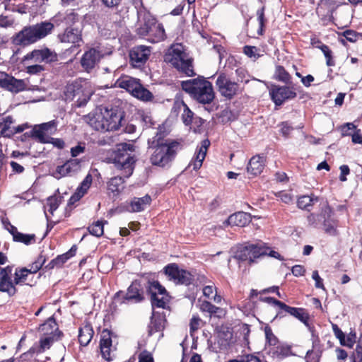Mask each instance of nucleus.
Here are the masks:
<instances>
[{
	"instance_id": "f257e3e1",
	"label": "nucleus",
	"mask_w": 362,
	"mask_h": 362,
	"mask_svg": "<svg viewBox=\"0 0 362 362\" xmlns=\"http://www.w3.org/2000/svg\"><path fill=\"white\" fill-rule=\"evenodd\" d=\"M167 133L163 127L159 126L154 136L148 140L149 148L153 150L150 162L153 165L164 168L170 164L179 151L183 148V144L176 139H165Z\"/></svg>"
},
{
	"instance_id": "f03ea898",
	"label": "nucleus",
	"mask_w": 362,
	"mask_h": 362,
	"mask_svg": "<svg viewBox=\"0 0 362 362\" xmlns=\"http://www.w3.org/2000/svg\"><path fill=\"white\" fill-rule=\"evenodd\" d=\"M165 62L170 64L180 75L192 77L196 75L194 59L182 43H174L165 54Z\"/></svg>"
},
{
	"instance_id": "7ed1b4c3",
	"label": "nucleus",
	"mask_w": 362,
	"mask_h": 362,
	"mask_svg": "<svg viewBox=\"0 0 362 362\" xmlns=\"http://www.w3.org/2000/svg\"><path fill=\"white\" fill-rule=\"evenodd\" d=\"M53 29V23L48 21L24 26L11 37V42L16 46L27 47L47 36Z\"/></svg>"
},
{
	"instance_id": "20e7f679",
	"label": "nucleus",
	"mask_w": 362,
	"mask_h": 362,
	"mask_svg": "<svg viewBox=\"0 0 362 362\" xmlns=\"http://www.w3.org/2000/svg\"><path fill=\"white\" fill-rule=\"evenodd\" d=\"M182 89L202 104H209L214 99L212 83L203 76L182 81Z\"/></svg>"
},
{
	"instance_id": "39448f33",
	"label": "nucleus",
	"mask_w": 362,
	"mask_h": 362,
	"mask_svg": "<svg viewBox=\"0 0 362 362\" xmlns=\"http://www.w3.org/2000/svg\"><path fill=\"white\" fill-rule=\"evenodd\" d=\"M134 151V145L121 143L117 145V150L113 152L112 163L117 170L122 171L124 177L128 178L133 173L136 161Z\"/></svg>"
},
{
	"instance_id": "423d86ee",
	"label": "nucleus",
	"mask_w": 362,
	"mask_h": 362,
	"mask_svg": "<svg viewBox=\"0 0 362 362\" xmlns=\"http://www.w3.org/2000/svg\"><path fill=\"white\" fill-rule=\"evenodd\" d=\"M146 299L145 291L139 280H134L127 287V291L119 290L112 297V310L117 312L119 306H129L139 304Z\"/></svg>"
},
{
	"instance_id": "0eeeda50",
	"label": "nucleus",
	"mask_w": 362,
	"mask_h": 362,
	"mask_svg": "<svg viewBox=\"0 0 362 362\" xmlns=\"http://www.w3.org/2000/svg\"><path fill=\"white\" fill-rule=\"evenodd\" d=\"M124 112L117 108L105 109L90 119V125L97 131H115L122 126Z\"/></svg>"
},
{
	"instance_id": "6e6552de",
	"label": "nucleus",
	"mask_w": 362,
	"mask_h": 362,
	"mask_svg": "<svg viewBox=\"0 0 362 362\" xmlns=\"http://www.w3.org/2000/svg\"><path fill=\"white\" fill-rule=\"evenodd\" d=\"M115 86L125 89L132 96L140 100L149 102L153 99V93L144 87L139 79L123 75L115 82Z\"/></svg>"
},
{
	"instance_id": "1a4fd4ad",
	"label": "nucleus",
	"mask_w": 362,
	"mask_h": 362,
	"mask_svg": "<svg viewBox=\"0 0 362 362\" xmlns=\"http://www.w3.org/2000/svg\"><path fill=\"white\" fill-rule=\"evenodd\" d=\"M117 334L109 329H103L100 333L99 349L101 357L107 362H112L116 358Z\"/></svg>"
},
{
	"instance_id": "9d476101",
	"label": "nucleus",
	"mask_w": 362,
	"mask_h": 362,
	"mask_svg": "<svg viewBox=\"0 0 362 362\" xmlns=\"http://www.w3.org/2000/svg\"><path fill=\"white\" fill-rule=\"evenodd\" d=\"M146 292L150 295L153 308L167 309L170 300V296L165 288L158 281H148L146 286Z\"/></svg>"
},
{
	"instance_id": "9b49d317",
	"label": "nucleus",
	"mask_w": 362,
	"mask_h": 362,
	"mask_svg": "<svg viewBox=\"0 0 362 362\" xmlns=\"http://www.w3.org/2000/svg\"><path fill=\"white\" fill-rule=\"evenodd\" d=\"M64 95L66 100L76 98L77 105L83 107L90 99V94L86 88V83L81 79H76L68 83L64 88Z\"/></svg>"
},
{
	"instance_id": "f8f14e48",
	"label": "nucleus",
	"mask_w": 362,
	"mask_h": 362,
	"mask_svg": "<svg viewBox=\"0 0 362 362\" xmlns=\"http://www.w3.org/2000/svg\"><path fill=\"white\" fill-rule=\"evenodd\" d=\"M216 86L220 94L226 99L231 100L240 91V85L231 81L224 73L220 74L216 81Z\"/></svg>"
},
{
	"instance_id": "ddd939ff",
	"label": "nucleus",
	"mask_w": 362,
	"mask_h": 362,
	"mask_svg": "<svg viewBox=\"0 0 362 362\" xmlns=\"http://www.w3.org/2000/svg\"><path fill=\"white\" fill-rule=\"evenodd\" d=\"M269 95L276 106H281L286 101L295 99L297 93L293 86L274 84L269 89Z\"/></svg>"
},
{
	"instance_id": "4468645a",
	"label": "nucleus",
	"mask_w": 362,
	"mask_h": 362,
	"mask_svg": "<svg viewBox=\"0 0 362 362\" xmlns=\"http://www.w3.org/2000/svg\"><path fill=\"white\" fill-rule=\"evenodd\" d=\"M30 61H33L35 63L45 62L51 64L58 61V55L55 52L52 51L47 47L41 49H35L25 55L22 60L23 63Z\"/></svg>"
},
{
	"instance_id": "2eb2a0df",
	"label": "nucleus",
	"mask_w": 362,
	"mask_h": 362,
	"mask_svg": "<svg viewBox=\"0 0 362 362\" xmlns=\"http://www.w3.org/2000/svg\"><path fill=\"white\" fill-rule=\"evenodd\" d=\"M334 211L332 207L326 202L320 209V216L322 218V226L325 233L331 236L338 235L337 228L339 221L332 218Z\"/></svg>"
},
{
	"instance_id": "dca6fc26",
	"label": "nucleus",
	"mask_w": 362,
	"mask_h": 362,
	"mask_svg": "<svg viewBox=\"0 0 362 362\" xmlns=\"http://www.w3.org/2000/svg\"><path fill=\"white\" fill-rule=\"evenodd\" d=\"M289 315L300 322L303 323L305 326H309L310 315L305 308L291 307L284 303L280 310H276V315L274 317L273 320L277 318H282Z\"/></svg>"
},
{
	"instance_id": "f3484780",
	"label": "nucleus",
	"mask_w": 362,
	"mask_h": 362,
	"mask_svg": "<svg viewBox=\"0 0 362 362\" xmlns=\"http://www.w3.org/2000/svg\"><path fill=\"white\" fill-rule=\"evenodd\" d=\"M151 47L145 45L134 46L129 51V64L134 68L144 66L151 55Z\"/></svg>"
},
{
	"instance_id": "a211bd4d",
	"label": "nucleus",
	"mask_w": 362,
	"mask_h": 362,
	"mask_svg": "<svg viewBox=\"0 0 362 362\" xmlns=\"http://www.w3.org/2000/svg\"><path fill=\"white\" fill-rule=\"evenodd\" d=\"M26 87L23 79H18L4 71H0V88L13 93H18L26 90Z\"/></svg>"
},
{
	"instance_id": "6ab92c4d",
	"label": "nucleus",
	"mask_w": 362,
	"mask_h": 362,
	"mask_svg": "<svg viewBox=\"0 0 362 362\" xmlns=\"http://www.w3.org/2000/svg\"><path fill=\"white\" fill-rule=\"evenodd\" d=\"M92 182L93 177L90 173H88L77 187L76 192L68 200L67 208H69L70 210L72 209V206L88 192V189L91 186Z\"/></svg>"
},
{
	"instance_id": "aec40b11",
	"label": "nucleus",
	"mask_w": 362,
	"mask_h": 362,
	"mask_svg": "<svg viewBox=\"0 0 362 362\" xmlns=\"http://www.w3.org/2000/svg\"><path fill=\"white\" fill-rule=\"evenodd\" d=\"M102 54L95 48H90L86 51L81 59V66L88 72L92 70L100 62Z\"/></svg>"
},
{
	"instance_id": "412c9836",
	"label": "nucleus",
	"mask_w": 362,
	"mask_h": 362,
	"mask_svg": "<svg viewBox=\"0 0 362 362\" xmlns=\"http://www.w3.org/2000/svg\"><path fill=\"white\" fill-rule=\"evenodd\" d=\"M139 35L142 37H146L148 41L152 43H158L162 42L166 38V34L163 25L160 23H157L150 29L146 30V31H143V33Z\"/></svg>"
},
{
	"instance_id": "4be33fe9",
	"label": "nucleus",
	"mask_w": 362,
	"mask_h": 362,
	"mask_svg": "<svg viewBox=\"0 0 362 362\" xmlns=\"http://www.w3.org/2000/svg\"><path fill=\"white\" fill-rule=\"evenodd\" d=\"M57 129V122L54 120L42 123L34 126L33 133L37 136V141L40 143L46 141L49 137L47 134H53Z\"/></svg>"
},
{
	"instance_id": "5701e85b",
	"label": "nucleus",
	"mask_w": 362,
	"mask_h": 362,
	"mask_svg": "<svg viewBox=\"0 0 362 362\" xmlns=\"http://www.w3.org/2000/svg\"><path fill=\"white\" fill-rule=\"evenodd\" d=\"M139 18L141 22V26L138 28L137 33L141 35L143 31L150 29L151 27L158 23V21L155 16H153L146 8H143L138 12Z\"/></svg>"
},
{
	"instance_id": "b1692460",
	"label": "nucleus",
	"mask_w": 362,
	"mask_h": 362,
	"mask_svg": "<svg viewBox=\"0 0 362 362\" xmlns=\"http://www.w3.org/2000/svg\"><path fill=\"white\" fill-rule=\"evenodd\" d=\"M266 164V156L264 154L252 156L247 165V171L253 176L260 175L264 169Z\"/></svg>"
},
{
	"instance_id": "393cba45",
	"label": "nucleus",
	"mask_w": 362,
	"mask_h": 362,
	"mask_svg": "<svg viewBox=\"0 0 362 362\" xmlns=\"http://www.w3.org/2000/svg\"><path fill=\"white\" fill-rule=\"evenodd\" d=\"M209 146V140L204 139L202 141L201 146L197 147L195 152V156L189 165V166L192 165L194 170H197L202 167Z\"/></svg>"
},
{
	"instance_id": "a878e982",
	"label": "nucleus",
	"mask_w": 362,
	"mask_h": 362,
	"mask_svg": "<svg viewBox=\"0 0 362 362\" xmlns=\"http://www.w3.org/2000/svg\"><path fill=\"white\" fill-rule=\"evenodd\" d=\"M334 11L333 8L328 7L320 1L318 2L315 9L316 14L319 17L321 24L324 26L334 22L333 13Z\"/></svg>"
},
{
	"instance_id": "bb28decb",
	"label": "nucleus",
	"mask_w": 362,
	"mask_h": 362,
	"mask_svg": "<svg viewBox=\"0 0 362 362\" xmlns=\"http://www.w3.org/2000/svg\"><path fill=\"white\" fill-rule=\"evenodd\" d=\"M94 335V330L89 322H85L78 329V342L81 346H86L91 341Z\"/></svg>"
},
{
	"instance_id": "cd10ccee",
	"label": "nucleus",
	"mask_w": 362,
	"mask_h": 362,
	"mask_svg": "<svg viewBox=\"0 0 362 362\" xmlns=\"http://www.w3.org/2000/svg\"><path fill=\"white\" fill-rule=\"evenodd\" d=\"M152 199L150 195L146 194L143 197H134L129 204V211L131 212H140L150 206Z\"/></svg>"
},
{
	"instance_id": "c85d7f7f",
	"label": "nucleus",
	"mask_w": 362,
	"mask_h": 362,
	"mask_svg": "<svg viewBox=\"0 0 362 362\" xmlns=\"http://www.w3.org/2000/svg\"><path fill=\"white\" fill-rule=\"evenodd\" d=\"M58 37L61 42L64 43H78L82 40L80 31L76 28H67L62 34H59Z\"/></svg>"
},
{
	"instance_id": "c756f323",
	"label": "nucleus",
	"mask_w": 362,
	"mask_h": 362,
	"mask_svg": "<svg viewBox=\"0 0 362 362\" xmlns=\"http://www.w3.org/2000/svg\"><path fill=\"white\" fill-rule=\"evenodd\" d=\"M107 190L112 197H117L124 189V179L122 176H115L107 182Z\"/></svg>"
},
{
	"instance_id": "7c9ffc66",
	"label": "nucleus",
	"mask_w": 362,
	"mask_h": 362,
	"mask_svg": "<svg viewBox=\"0 0 362 362\" xmlns=\"http://www.w3.org/2000/svg\"><path fill=\"white\" fill-rule=\"evenodd\" d=\"M249 214L239 211L230 215L227 220L228 225L232 226L244 227L250 221Z\"/></svg>"
},
{
	"instance_id": "2f4dec72",
	"label": "nucleus",
	"mask_w": 362,
	"mask_h": 362,
	"mask_svg": "<svg viewBox=\"0 0 362 362\" xmlns=\"http://www.w3.org/2000/svg\"><path fill=\"white\" fill-rule=\"evenodd\" d=\"M319 201V197L314 194L310 195H302L297 199V206L303 210L310 211L312 206Z\"/></svg>"
},
{
	"instance_id": "473e14b6",
	"label": "nucleus",
	"mask_w": 362,
	"mask_h": 362,
	"mask_svg": "<svg viewBox=\"0 0 362 362\" xmlns=\"http://www.w3.org/2000/svg\"><path fill=\"white\" fill-rule=\"evenodd\" d=\"M11 234L15 242L22 243L26 245H29L35 242V235L34 234H23L18 231L17 228H11Z\"/></svg>"
},
{
	"instance_id": "72a5a7b5",
	"label": "nucleus",
	"mask_w": 362,
	"mask_h": 362,
	"mask_svg": "<svg viewBox=\"0 0 362 362\" xmlns=\"http://www.w3.org/2000/svg\"><path fill=\"white\" fill-rule=\"evenodd\" d=\"M13 123V119L12 116L8 115L2 119V122H0V137L10 138L13 136V127H11Z\"/></svg>"
},
{
	"instance_id": "f704fd0d",
	"label": "nucleus",
	"mask_w": 362,
	"mask_h": 362,
	"mask_svg": "<svg viewBox=\"0 0 362 362\" xmlns=\"http://www.w3.org/2000/svg\"><path fill=\"white\" fill-rule=\"evenodd\" d=\"M39 331L44 335L50 336L54 332L59 331V327L54 316L49 317L44 323L39 327Z\"/></svg>"
},
{
	"instance_id": "c9c22d12",
	"label": "nucleus",
	"mask_w": 362,
	"mask_h": 362,
	"mask_svg": "<svg viewBox=\"0 0 362 362\" xmlns=\"http://www.w3.org/2000/svg\"><path fill=\"white\" fill-rule=\"evenodd\" d=\"M16 285L15 280H12V278L0 279V292L6 293L8 296L12 297L17 293Z\"/></svg>"
},
{
	"instance_id": "e433bc0d",
	"label": "nucleus",
	"mask_w": 362,
	"mask_h": 362,
	"mask_svg": "<svg viewBox=\"0 0 362 362\" xmlns=\"http://www.w3.org/2000/svg\"><path fill=\"white\" fill-rule=\"evenodd\" d=\"M274 78L278 81L288 84L291 83L292 77L283 66L276 65L275 66Z\"/></svg>"
},
{
	"instance_id": "4c0bfd02",
	"label": "nucleus",
	"mask_w": 362,
	"mask_h": 362,
	"mask_svg": "<svg viewBox=\"0 0 362 362\" xmlns=\"http://www.w3.org/2000/svg\"><path fill=\"white\" fill-rule=\"evenodd\" d=\"M198 303L199 310L202 313H208L209 316L215 315L219 312L222 311L221 308L213 305L211 302L208 300H202L201 299H199Z\"/></svg>"
},
{
	"instance_id": "58836bf2",
	"label": "nucleus",
	"mask_w": 362,
	"mask_h": 362,
	"mask_svg": "<svg viewBox=\"0 0 362 362\" xmlns=\"http://www.w3.org/2000/svg\"><path fill=\"white\" fill-rule=\"evenodd\" d=\"M250 248L251 250L252 262H255V260L259 257L266 256L267 251L269 250V247H266L264 244H250Z\"/></svg>"
},
{
	"instance_id": "ea45409f",
	"label": "nucleus",
	"mask_w": 362,
	"mask_h": 362,
	"mask_svg": "<svg viewBox=\"0 0 362 362\" xmlns=\"http://www.w3.org/2000/svg\"><path fill=\"white\" fill-rule=\"evenodd\" d=\"M181 269L176 263H170L163 268V272L169 280L175 283Z\"/></svg>"
},
{
	"instance_id": "a19ab883",
	"label": "nucleus",
	"mask_w": 362,
	"mask_h": 362,
	"mask_svg": "<svg viewBox=\"0 0 362 362\" xmlns=\"http://www.w3.org/2000/svg\"><path fill=\"white\" fill-rule=\"evenodd\" d=\"M235 258L241 262H248L250 264L253 263L250 245L239 247L235 252Z\"/></svg>"
},
{
	"instance_id": "79ce46f5",
	"label": "nucleus",
	"mask_w": 362,
	"mask_h": 362,
	"mask_svg": "<svg viewBox=\"0 0 362 362\" xmlns=\"http://www.w3.org/2000/svg\"><path fill=\"white\" fill-rule=\"evenodd\" d=\"M265 6H262L257 9L256 12L257 21L259 23V28L257 30L259 35H263L265 32L266 24L267 23V19L265 17Z\"/></svg>"
},
{
	"instance_id": "37998d69",
	"label": "nucleus",
	"mask_w": 362,
	"mask_h": 362,
	"mask_svg": "<svg viewBox=\"0 0 362 362\" xmlns=\"http://www.w3.org/2000/svg\"><path fill=\"white\" fill-rule=\"evenodd\" d=\"M273 354L279 358H284L291 354V347L285 344H280L273 347Z\"/></svg>"
},
{
	"instance_id": "c03bdc74",
	"label": "nucleus",
	"mask_w": 362,
	"mask_h": 362,
	"mask_svg": "<svg viewBox=\"0 0 362 362\" xmlns=\"http://www.w3.org/2000/svg\"><path fill=\"white\" fill-rule=\"evenodd\" d=\"M194 281V276L188 271L182 269L178 278L175 282L176 284L189 286Z\"/></svg>"
},
{
	"instance_id": "a18cd8bd",
	"label": "nucleus",
	"mask_w": 362,
	"mask_h": 362,
	"mask_svg": "<svg viewBox=\"0 0 362 362\" xmlns=\"http://www.w3.org/2000/svg\"><path fill=\"white\" fill-rule=\"evenodd\" d=\"M88 230L91 235L98 238L101 237L104 233V222L103 221L93 222L88 226Z\"/></svg>"
},
{
	"instance_id": "49530a36",
	"label": "nucleus",
	"mask_w": 362,
	"mask_h": 362,
	"mask_svg": "<svg viewBox=\"0 0 362 362\" xmlns=\"http://www.w3.org/2000/svg\"><path fill=\"white\" fill-rule=\"evenodd\" d=\"M67 257L62 255L57 256L54 259H52L45 267L47 270H51L54 268H61L67 262Z\"/></svg>"
},
{
	"instance_id": "de8ad7c7",
	"label": "nucleus",
	"mask_w": 362,
	"mask_h": 362,
	"mask_svg": "<svg viewBox=\"0 0 362 362\" xmlns=\"http://www.w3.org/2000/svg\"><path fill=\"white\" fill-rule=\"evenodd\" d=\"M163 320L160 317L158 316L151 317L148 331L150 334L163 330Z\"/></svg>"
},
{
	"instance_id": "09e8293b",
	"label": "nucleus",
	"mask_w": 362,
	"mask_h": 362,
	"mask_svg": "<svg viewBox=\"0 0 362 362\" xmlns=\"http://www.w3.org/2000/svg\"><path fill=\"white\" fill-rule=\"evenodd\" d=\"M79 16L74 9L67 10L62 21L67 25L71 26L78 22Z\"/></svg>"
},
{
	"instance_id": "8fccbe9b",
	"label": "nucleus",
	"mask_w": 362,
	"mask_h": 362,
	"mask_svg": "<svg viewBox=\"0 0 362 362\" xmlns=\"http://www.w3.org/2000/svg\"><path fill=\"white\" fill-rule=\"evenodd\" d=\"M267 343L270 346H275L278 345L279 341V339L273 333L271 327L267 325L264 328Z\"/></svg>"
},
{
	"instance_id": "3c124183",
	"label": "nucleus",
	"mask_w": 362,
	"mask_h": 362,
	"mask_svg": "<svg viewBox=\"0 0 362 362\" xmlns=\"http://www.w3.org/2000/svg\"><path fill=\"white\" fill-rule=\"evenodd\" d=\"M279 289V287L278 286H273L267 288H264L260 291H257V289H251L250 295H249V300H253V299L258 296V295L269 293H276V291H278Z\"/></svg>"
},
{
	"instance_id": "603ef678",
	"label": "nucleus",
	"mask_w": 362,
	"mask_h": 362,
	"mask_svg": "<svg viewBox=\"0 0 362 362\" xmlns=\"http://www.w3.org/2000/svg\"><path fill=\"white\" fill-rule=\"evenodd\" d=\"M62 197L61 196H50L47 199V204L49 206V212L53 214L54 211L57 209L62 202Z\"/></svg>"
},
{
	"instance_id": "864d4df0",
	"label": "nucleus",
	"mask_w": 362,
	"mask_h": 362,
	"mask_svg": "<svg viewBox=\"0 0 362 362\" xmlns=\"http://www.w3.org/2000/svg\"><path fill=\"white\" fill-rule=\"evenodd\" d=\"M181 105L183 107V113L182 115V119L183 123L188 126L192 124L193 115V112L189 108V107L184 103L182 102Z\"/></svg>"
},
{
	"instance_id": "5fc2aeb1",
	"label": "nucleus",
	"mask_w": 362,
	"mask_h": 362,
	"mask_svg": "<svg viewBox=\"0 0 362 362\" xmlns=\"http://www.w3.org/2000/svg\"><path fill=\"white\" fill-rule=\"evenodd\" d=\"M40 347L37 344H35L33 346H31L29 350L21 354V358L23 361H30L35 354H42V351H40Z\"/></svg>"
},
{
	"instance_id": "6e6d98bb",
	"label": "nucleus",
	"mask_w": 362,
	"mask_h": 362,
	"mask_svg": "<svg viewBox=\"0 0 362 362\" xmlns=\"http://www.w3.org/2000/svg\"><path fill=\"white\" fill-rule=\"evenodd\" d=\"M26 272H27V267L17 268L16 269V272L14 274V280H15V283L17 285L25 282L27 277L28 276L26 274Z\"/></svg>"
},
{
	"instance_id": "4d7b16f0",
	"label": "nucleus",
	"mask_w": 362,
	"mask_h": 362,
	"mask_svg": "<svg viewBox=\"0 0 362 362\" xmlns=\"http://www.w3.org/2000/svg\"><path fill=\"white\" fill-rule=\"evenodd\" d=\"M321 51L326 59V65L329 67L334 66L336 65V62L334 59L332 51L330 49L329 46H322Z\"/></svg>"
},
{
	"instance_id": "13d9d810",
	"label": "nucleus",
	"mask_w": 362,
	"mask_h": 362,
	"mask_svg": "<svg viewBox=\"0 0 362 362\" xmlns=\"http://www.w3.org/2000/svg\"><path fill=\"white\" fill-rule=\"evenodd\" d=\"M53 341L54 337L52 336L40 338L39 340V344H37L40 347V351L43 353L46 349H50Z\"/></svg>"
},
{
	"instance_id": "bf43d9fd",
	"label": "nucleus",
	"mask_w": 362,
	"mask_h": 362,
	"mask_svg": "<svg viewBox=\"0 0 362 362\" xmlns=\"http://www.w3.org/2000/svg\"><path fill=\"white\" fill-rule=\"evenodd\" d=\"M351 361L355 360L356 362H362V339L357 342L356 349L350 356Z\"/></svg>"
},
{
	"instance_id": "052dcab7",
	"label": "nucleus",
	"mask_w": 362,
	"mask_h": 362,
	"mask_svg": "<svg viewBox=\"0 0 362 362\" xmlns=\"http://www.w3.org/2000/svg\"><path fill=\"white\" fill-rule=\"evenodd\" d=\"M322 352V351L320 350V347H319L316 352H314L313 350H308L305 356L306 362H320Z\"/></svg>"
},
{
	"instance_id": "680f3d73",
	"label": "nucleus",
	"mask_w": 362,
	"mask_h": 362,
	"mask_svg": "<svg viewBox=\"0 0 362 362\" xmlns=\"http://www.w3.org/2000/svg\"><path fill=\"white\" fill-rule=\"evenodd\" d=\"M259 300L261 302L267 303L270 304L274 306H276L277 310H280L284 304V302H282L279 300H277L273 297L259 296Z\"/></svg>"
},
{
	"instance_id": "e2e57ef3",
	"label": "nucleus",
	"mask_w": 362,
	"mask_h": 362,
	"mask_svg": "<svg viewBox=\"0 0 362 362\" xmlns=\"http://www.w3.org/2000/svg\"><path fill=\"white\" fill-rule=\"evenodd\" d=\"M356 332L354 330V331H351L348 335L346 336H344V344H341V346H347L349 347V349H351L354 347V345L356 343Z\"/></svg>"
},
{
	"instance_id": "0e129e2a",
	"label": "nucleus",
	"mask_w": 362,
	"mask_h": 362,
	"mask_svg": "<svg viewBox=\"0 0 362 362\" xmlns=\"http://www.w3.org/2000/svg\"><path fill=\"white\" fill-rule=\"evenodd\" d=\"M47 141L41 142L42 144H52L54 146L62 149L65 146V143L62 139L48 137L45 139Z\"/></svg>"
},
{
	"instance_id": "69168bd1",
	"label": "nucleus",
	"mask_w": 362,
	"mask_h": 362,
	"mask_svg": "<svg viewBox=\"0 0 362 362\" xmlns=\"http://www.w3.org/2000/svg\"><path fill=\"white\" fill-rule=\"evenodd\" d=\"M343 36L348 41L355 42L359 39V33L353 30H346L343 33Z\"/></svg>"
},
{
	"instance_id": "338daca9",
	"label": "nucleus",
	"mask_w": 362,
	"mask_h": 362,
	"mask_svg": "<svg viewBox=\"0 0 362 362\" xmlns=\"http://www.w3.org/2000/svg\"><path fill=\"white\" fill-rule=\"evenodd\" d=\"M66 164L71 173L76 172L81 169V160L79 159H70L66 162Z\"/></svg>"
},
{
	"instance_id": "774afa93",
	"label": "nucleus",
	"mask_w": 362,
	"mask_h": 362,
	"mask_svg": "<svg viewBox=\"0 0 362 362\" xmlns=\"http://www.w3.org/2000/svg\"><path fill=\"white\" fill-rule=\"evenodd\" d=\"M139 362H154L153 357L148 351L144 350L139 354Z\"/></svg>"
}]
</instances>
